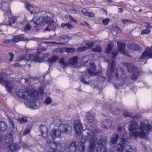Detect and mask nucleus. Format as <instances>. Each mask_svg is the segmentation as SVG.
Listing matches in <instances>:
<instances>
[{
	"label": "nucleus",
	"mask_w": 152,
	"mask_h": 152,
	"mask_svg": "<svg viewBox=\"0 0 152 152\" xmlns=\"http://www.w3.org/2000/svg\"><path fill=\"white\" fill-rule=\"evenodd\" d=\"M113 45L112 43H108L107 48V49L106 51V53H110L112 48L113 47Z\"/></svg>",
	"instance_id": "nucleus-38"
},
{
	"label": "nucleus",
	"mask_w": 152,
	"mask_h": 152,
	"mask_svg": "<svg viewBox=\"0 0 152 152\" xmlns=\"http://www.w3.org/2000/svg\"><path fill=\"white\" fill-rule=\"evenodd\" d=\"M26 8L30 12L31 14H32L33 13V11H34V8L31 5L29 4L28 3L26 2Z\"/></svg>",
	"instance_id": "nucleus-36"
},
{
	"label": "nucleus",
	"mask_w": 152,
	"mask_h": 152,
	"mask_svg": "<svg viewBox=\"0 0 152 152\" xmlns=\"http://www.w3.org/2000/svg\"><path fill=\"white\" fill-rule=\"evenodd\" d=\"M66 50L68 53H73L75 51V49L73 48H66Z\"/></svg>",
	"instance_id": "nucleus-47"
},
{
	"label": "nucleus",
	"mask_w": 152,
	"mask_h": 152,
	"mask_svg": "<svg viewBox=\"0 0 152 152\" xmlns=\"http://www.w3.org/2000/svg\"><path fill=\"white\" fill-rule=\"evenodd\" d=\"M110 21V19L108 18H106L102 20V23L105 25H107Z\"/></svg>",
	"instance_id": "nucleus-59"
},
{
	"label": "nucleus",
	"mask_w": 152,
	"mask_h": 152,
	"mask_svg": "<svg viewBox=\"0 0 152 152\" xmlns=\"http://www.w3.org/2000/svg\"><path fill=\"white\" fill-rule=\"evenodd\" d=\"M58 43H56L58 44L65 45L69 40V37L63 35L57 40Z\"/></svg>",
	"instance_id": "nucleus-14"
},
{
	"label": "nucleus",
	"mask_w": 152,
	"mask_h": 152,
	"mask_svg": "<svg viewBox=\"0 0 152 152\" xmlns=\"http://www.w3.org/2000/svg\"><path fill=\"white\" fill-rule=\"evenodd\" d=\"M129 130L132 133L133 136L136 137H142V122L139 126L136 122L133 121L131 122L129 127Z\"/></svg>",
	"instance_id": "nucleus-2"
},
{
	"label": "nucleus",
	"mask_w": 152,
	"mask_h": 152,
	"mask_svg": "<svg viewBox=\"0 0 152 152\" xmlns=\"http://www.w3.org/2000/svg\"><path fill=\"white\" fill-rule=\"evenodd\" d=\"M86 118L89 122H92L94 120V115H92L90 112L86 113Z\"/></svg>",
	"instance_id": "nucleus-28"
},
{
	"label": "nucleus",
	"mask_w": 152,
	"mask_h": 152,
	"mask_svg": "<svg viewBox=\"0 0 152 152\" xmlns=\"http://www.w3.org/2000/svg\"><path fill=\"white\" fill-rule=\"evenodd\" d=\"M32 57H33V59L35 62H41L42 61V58L39 57L38 55H32Z\"/></svg>",
	"instance_id": "nucleus-34"
},
{
	"label": "nucleus",
	"mask_w": 152,
	"mask_h": 152,
	"mask_svg": "<svg viewBox=\"0 0 152 152\" xmlns=\"http://www.w3.org/2000/svg\"><path fill=\"white\" fill-rule=\"evenodd\" d=\"M69 18L72 22L75 23L77 22L76 20L72 16L69 15Z\"/></svg>",
	"instance_id": "nucleus-61"
},
{
	"label": "nucleus",
	"mask_w": 152,
	"mask_h": 152,
	"mask_svg": "<svg viewBox=\"0 0 152 152\" xmlns=\"http://www.w3.org/2000/svg\"><path fill=\"white\" fill-rule=\"evenodd\" d=\"M61 133L58 129H52L50 132V135L53 139H54L56 137H60Z\"/></svg>",
	"instance_id": "nucleus-18"
},
{
	"label": "nucleus",
	"mask_w": 152,
	"mask_h": 152,
	"mask_svg": "<svg viewBox=\"0 0 152 152\" xmlns=\"http://www.w3.org/2000/svg\"><path fill=\"white\" fill-rule=\"evenodd\" d=\"M23 37L22 35H18L14 37L12 39V41L13 43H15L20 41H23Z\"/></svg>",
	"instance_id": "nucleus-27"
},
{
	"label": "nucleus",
	"mask_w": 152,
	"mask_h": 152,
	"mask_svg": "<svg viewBox=\"0 0 152 152\" xmlns=\"http://www.w3.org/2000/svg\"><path fill=\"white\" fill-rule=\"evenodd\" d=\"M119 135L117 133H115L112 135L110 138V142L111 143L114 144L116 143L118 139Z\"/></svg>",
	"instance_id": "nucleus-22"
},
{
	"label": "nucleus",
	"mask_w": 152,
	"mask_h": 152,
	"mask_svg": "<svg viewBox=\"0 0 152 152\" xmlns=\"http://www.w3.org/2000/svg\"><path fill=\"white\" fill-rule=\"evenodd\" d=\"M85 145L84 143V141H82V140H81V144L79 146V150L80 152H84L85 151Z\"/></svg>",
	"instance_id": "nucleus-37"
},
{
	"label": "nucleus",
	"mask_w": 152,
	"mask_h": 152,
	"mask_svg": "<svg viewBox=\"0 0 152 152\" xmlns=\"http://www.w3.org/2000/svg\"><path fill=\"white\" fill-rule=\"evenodd\" d=\"M17 121L20 124H24L28 121V119L26 117H22L17 119Z\"/></svg>",
	"instance_id": "nucleus-31"
},
{
	"label": "nucleus",
	"mask_w": 152,
	"mask_h": 152,
	"mask_svg": "<svg viewBox=\"0 0 152 152\" xmlns=\"http://www.w3.org/2000/svg\"><path fill=\"white\" fill-rule=\"evenodd\" d=\"M112 121L110 120L107 119L102 122L101 126L102 128L107 129L110 127L112 126Z\"/></svg>",
	"instance_id": "nucleus-17"
},
{
	"label": "nucleus",
	"mask_w": 152,
	"mask_h": 152,
	"mask_svg": "<svg viewBox=\"0 0 152 152\" xmlns=\"http://www.w3.org/2000/svg\"><path fill=\"white\" fill-rule=\"evenodd\" d=\"M152 58V49L149 48H147L146 50L143 52V60H145L144 63H146L147 60L149 58ZM144 61L143 60V61Z\"/></svg>",
	"instance_id": "nucleus-9"
},
{
	"label": "nucleus",
	"mask_w": 152,
	"mask_h": 152,
	"mask_svg": "<svg viewBox=\"0 0 152 152\" xmlns=\"http://www.w3.org/2000/svg\"><path fill=\"white\" fill-rule=\"evenodd\" d=\"M51 101V99L49 97L47 98L44 101L45 103L47 104H48L50 103Z\"/></svg>",
	"instance_id": "nucleus-56"
},
{
	"label": "nucleus",
	"mask_w": 152,
	"mask_h": 152,
	"mask_svg": "<svg viewBox=\"0 0 152 152\" xmlns=\"http://www.w3.org/2000/svg\"><path fill=\"white\" fill-rule=\"evenodd\" d=\"M30 130L28 129H27L24 131L22 133V135H25L26 134H28L30 132Z\"/></svg>",
	"instance_id": "nucleus-57"
},
{
	"label": "nucleus",
	"mask_w": 152,
	"mask_h": 152,
	"mask_svg": "<svg viewBox=\"0 0 152 152\" xmlns=\"http://www.w3.org/2000/svg\"><path fill=\"white\" fill-rule=\"evenodd\" d=\"M123 114L125 117H130L131 116V113L126 111H124Z\"/></svg>",
	"instance_id": "nucleus-55"
},
{
	"label": "nucleus",
	"mask_w": 152,
	"mask_h": 152,
	"mask_svg": "<svg viewBox=\"0 0 152 152\" xmlns=\"http://www.w3.org/2000/svg\"><path fill=\"white\" fill-rule=\"evenodd\" d=\"M31 27L29 23H28L27 25H26V26L24 28V31H28L31 28Z\"/></svg>",
	"instance_id": "nucleus-52"
},
{
	"label": "nucleus",
	"mask_w": 152,
	"mask_h": 152,
	"mask_svg": "<svg viewBox=\"0 0 152 152\" xmlns=\"http://www.w3.org/2000/svg\"><path fill=\"white\" fill-rule=\"evenodd\" d=\"M26 93L25 91L23 89H20L16 93L17 96L19 98L24 99L27 98V96L26 95Z\"/></svg>",
	"instance_id": "nucleus-20"
},
{
	"label": "nucleus",
	"mask_w": 152,
	"mask_h": 152,
	"mask_svg": "<svg viewBox=\"0 0 152 152\" xmlns=\"http://www.w3.org/2000/svg\"><path fill=\"white\" fill-rule=\"evenodd\" d=\"M115 61L114 60H113L112 61L111 64V69L110 71L111 72L114 70V68L115 66Z\"/></svg>",
	"instance_id": "nucleus-50"
},
{
	"label": "nucleus",
	"mask_w": 152,
	"mask_h": 152,
	"mask_svg": "<svg viewBox=\"0 0 152 152\" xmlns=\"http://www.w3.org/2000/svg\"><path fill=\"white\" fill-rule=\"evenodd\" d=\"M118 53L117 51L116 50H114L112 52V54L113 55V58H114L116 57L118 55Z\"/></svg>",
	"instance_id": "nucleus-62"
},
{
	"label": "nucleus",
	"mask_w": 152,
	"mask_h": 152,
	"mask_svg": "<svg viewBox=\"0 0 152 152\" xmlns=\"http://www.w3.org/2000/svg\"><path fill=\"white\" fill-rule=\"evenodd\" d=\"M120 112H121V111L120 110L118 109H116L114 110L113 111L112 113L113 114L117 115L119 114Z\"/></svg>",
	"instance_id": "nucleus-51"
},
{
	"label": "nucleus",
	"mask_w": 152,
	"mask_h": 152,
	"mask_svg": "<svg viewBox=\"0 0 152 152\" xmlns=\"http://www.w3.org/2000/svg\"><path fill=\"white\" fill-rule=\"evenodd\" d=\"M84 15L86 16H88L89 17H94L95 16L94 14L92 12H89L86 11V12H84Z\"/></svg>",
	"instance_id": "nucleus-43"
},
{
	"label": "nucleus",
	"mask_w": 152,
	"mask_h": 152,
	"mask_svg": "<svg viewBox=\"0 0 152 152\" xmlns=\"http://www.w3.org/2000/svg\"><path fill=\"white\" fill-rule=\"evenodd\" d=\"M118 131L119 133H121V138H122L123 136H124L125 138H128L127 137V134L125 131L124 124H122L121 125V124H120L118 126Z\"/></svg>",
	"instance_id": "nucleus-13"
},
{
	"label": "nucleus",
	"mask_w": 152,
	"mask_h": 152,
	"mask_svg": "<svg viewBox=\"0 0 152 152\" xmlns=\"http://www.w3.org/2000/svg\"><path fill=\"white\" fill-rule=\"evenodd\" d=\"M121 21L124 24H125L127 23H131L133 22L130 20L127 19H122Z\"/></svg>",
	"instance_id": "nucleus-54"
},
{
	"label": "nucleus",
	"mask_w": 152,
	"mask_h": 152,
	"mask_svg": "<svg viewBox=\"0 0 152 152\" xmlns=\"http://www.w3.org/2000/svg\"><path fill=\"white\" fill-rule=\"evenodd\" d=\"M10 57V59L8 61V62H10L13 60L14 56V54L11 52H10L8 54Z\"/></svg>",
	"instance_id": "nucleus-48"
},
{
	"label": "nucleus",
	"mask_w": 152,
	"mask_h": 152,
	"mask_svg": "<svg viewBox=\"0 0 152 152\" xmlns=\"http://www.w3.org/2000/svg\"><path fill=\"white\" fill-rule=\"evenodd\" d=\"M108 149L106 146H101L97 148L96 152H108Z\"/></svg>",
	"instance_id": "nucleus-29"
},
{
	"label": "nucleus",
	"mask_w": 152,
	"mask_h": 152,
	"mask_svg": "<svg viewBox=\"0 0 152 152\" xmlns=\"http://www.w3.org/2000/svg\"><path fill=\"white\" fill-rule=\"evenodd\" d=\"M46 21V19L42 17L39 18V19L37 20V24L39 25L43 24V23H45Z\"/></svg>",
	"instance_id": "nucleus-33"
},
{
	"label": "nucleus",
	"mask_w": 152,
	"mask_h": 152,
	"mask_svg": "<svg viewBox=\"0 0 152 152\" xmlns=\"http://www.w3.org/2000/svg\"><path fill=\"white\" fill-rule=\"evenodd\" d=\"M74 128L76 133L80 135L81 131L83 130V126L80 121L78 120H75L73 123Z\"/></svg>",
	"instance_id": "nucleus-7"
},
{
	"label": "nucleus",
	"mask_w": 152,
	"mask_h": 152,
	"mask_svg": "<svg viewBox=\"0 0 152 152\" xmlns=\"http://www.w3.org/2000/svg\"><path fill=\"white\" fill-rule=\"evenodd\" d=\"M78 57L77 56H74L70 58L68 60L69 64H71L73 67L76 66L78 64Z\"/></svg>",
	"instance_id": "nucleus-16"
},
{
	"label": "nucleus",
	"mask_w": 152,
	"mask_h": 152,
	"mask_svg": "<svg viewBox=\"0 0 152 152\" xmlns=\"http://www.w3.org/2000/svg\"><path fill=\"white\" fill-rule=\"evenodd\" d=\"M96 68L94 63L91 64V66L89 69H88L87 71L89 74L91 75H94V71H95Z\"/></svg>",
	"instance_id": "nucleus-26"
},
{
	"label": "nucleus",
	"mask_w": 152,
	"mask_h": 152,
	"mask_svg": "<svg viewBox=\"0 0 152 152\" xmlns=\"http://www.w3.org/2000/svg\"><path fill=\"white\" fill-rule=\"evenodd\" d=\"M111 75L115 76V78L119 80L124 78L125 76V72L121 67H118L111 72Z\"/></svg>",
	"instance_id": "nucleus-3"
},
{
	"label": "nucleus",
	"mask_w": 152,
	"mask_h": 152,
	"mask_svg": "<svg viewBox=\"0 0 152 152\" xmlns=\"http://www.w3.org/2000/svg\"><path fill=\"white\" fill-rule=\"evenodd\" d=\"M8 129L7 125L3 121H0V132H4Z\"/></svg>",
	"instance_id": "nucleus-23"
},
{
	"label": "nucleus",
	"mask_w": 152,
	"mask_h": 152,
	"mask_svg": "<svg viewBox=\"0 0 152 152\" xmlns=\"http://www.w3.org/2000/svg\"><path fill=\"white\" fill-rule=\"evenodd\" d=\"M37 133L39 136H42L44 138H46L48 135L47 127L45 125H40L38 128Z\"/></svg>",
	"instance_id": "nucleus-5"
},
{
	"label": "nucleus",
	"mask_w": 152,
	"mask_h": 152,
	"mask_svg": "<svg viewBox=\"0 0 152 152\" xmlns=\"http://www.w3.org/2000/svg\"><path fill=\"white\" fill-rule=\"evenodd\" d=\"M88 59L86 56H83L82 58V61L84 63H88Z\"/></svg>",
	"instance_id": "nucleus-60"
},
{
	"label": "nucleus",
	"mask_w": 152,
	"mask_h": 152,
	"mask_svg": "<svg viewBox=\"0 0 152 152\" xmlns=\"http://www.w3.org/2000/svg\"><path fill=\"white\" fill-rule=\"evenodd\" d=\"M123 65L127 68L129 72H132L135 71L137 69L136 66L130 63H124Z\"/></svg>",
	"instance_id": "nucleus-12"
},
{
	"label": "nucleus",
	"mask_w": 152,
	"mask_h": 152,
	"mask_svg": "<svg viewBox=\"0 0 152 152\" xmlns=\"http://www.w3.org/2000/svg\"><path fill=\"white\" fill-rule=\"evenodd\" d=\"M59 62L62 65L63 68H65L66 66H68L69 64L65 61V60L64 58H61L59 59Z\"/></svg>",
	"instance_id": "nucleus-30"
},
{
	"label": "nucleus",
	"mask_w": 152,
	"mask_h": 152,
	"mask_svg": "<svg viewBox=\"0 0 152 152\" xmlns=\"http://www.w3.org/2000/svg\"><path fill=\"white\" fill-rule=\"evenodd\" d=\"M121 144H119L118 145L117 147L118 150L120 151H122L124 149L126 150V146L129 145L130 143V140L128 138H125L124 136L121 138L120 139Z\"/></svg>",
	"instance_id": "nucleus-4"
},
{
	"label": "nucleus",
	"mask_w": 152,
	"mask_h": 152,
	"mask_svg": "<svg viewBox=\"0 0 152 152\" xmlns=\"http://www.w3.org/2000/svg\"><path fill=\"white\" fill-rule=\"evenodd\" d=\"M13 140V137L11 133L7 134H6L4 139V142L6 144L11 143Z\"/></svg>",
	"instance_id": "nucleus-21"
},
{
	"label": "nucleus",
	"mask_w": 152,
	"mask_h": 152,
	"mask_svg": "<svg viewBox=\"0 0 152 152\" xmlns=\"http://www.w3.org/2000/svg\"><path fill=\"white\" fill-rule=\"evenodd\" d=\"M8 152H15L20 149L19 145L16 143H12L8 145L7 148Z\"/></svg>",
	"instance_id": "nucleus-10"
},
{
	"label": "nucleus",
	"mask_w": 152,
	"mask_h": 152,
	"mask_svg": "<svg viewBox=\"0 0 152 152\" xmlns=\"http://www.w3.org/2000/svg\"><path fill=\"white\" fill-rule=\"evenodd\" d=\"M8 120L9 122L12 125V128L13 129L12 130H11V133L12 134H15L16 132H17V129L15 127L13 121L10 118H9Z\"/></svg>",
	"instance_id": "nucleus-32"
},
{
	"label": "nucleus",
	"mask_w": 152,
	"mask_h": 152,
	"mask_svg": "<svg viewBox=\"0 0 152 152\" xmlns=\"http://www.w3.org/2000/svg\"><path fill=\"white\" fill-rule=\"evenodd\" d=\"M24 61V55H22L17 58V61L18 62L21 61L22 60Z\"/></svg>",
	"instance_id": "nucleus-58"
},
{
	"label": "nucleus",
	"mask_w": 152,
	"mask_h": 152,
	"mask_svg": "<svg viewBox=\"0 0 152 152\" xmlns=\"http://www.w3.org/2000/svg\"><path fill=\"white\" fill-rule=\"evenodd\" d=\"M88 48L86 46H83L81 47H80L77 48V52H82L88 49Z\"/></svg>",
	"instance_id": "nucleus-42"
},
{
	"label": "nucleus",
	"mask_w": 152,
	"mask_h": 152,
	"mask_svg": "<svg viewBox=\"0 0 152 152\" xmlns=\"http://www.w3.org/2000/svg\"><path fill=\"white\" fill-rule=\"evenodd\" d=\"M26 91L27 94L31 97L36 96L38 95L37 92L31 86H30L27 87Z\"/></svg>",
	"instance_id": "nucleus-11"
},
{
	"label": "nucleus",
	"mask_w": 152,
	"mask_h": 152,
	"mask_svg": "<svg viewBox=\"0 0 152 152\" xmlns=\"http://www.w3.org/2000/svg\"><path fill=\"white\" fill-rule=\"evenodd\" d=\"M79 143L77 141H72L69 144L67 149L69 152H76V147L78 145Z\"/></svg>",
	"instance_id": "nucleus-8"
},
{
	"label": "nucleus",
	"mask_w": 152,
	"mask_h": 152,
	"mask_svg": "<svg viewBox=\"0 0 152 152\" xmlns=\"http://www.w3.org/2000/svg\"><path fill=\"white\" fill-rule=\"evenodd\" d=\"M31 55V54H27L24 56V61L27 62V61L30 60Z\"/></svg>",
	"instance_id": "nucleus-45"
},
{
	"label": "nucleus",
	"mask_w": 152,
	"mask_h": 152,
	"mask_svg": "<svg viewBox=\"0 0 152 152\" xmlns=\"http://www.w3.org/2000/svg\"><path fill=\"white\" fill-rule=\"evenodd\" d=\"M151 32L150 29L149 28H147L143 30V34H148Z\"/></svg>",
	"instance_id": "nucleus-53"
},
{
	"label": "nucleus",
	"mask_w": 152,
	"mask_h": 152,
	"mask_svg": "<svg viewBox=\"0 0 152 152\" xmlns=\"http://www.w3.org/2000/svg\"><path fill=\"white\" fill-rule=\"evenodd\" d=\"M84 133L86 134V137L88 139L89 145L87 148V151L89 152H93L96 149V143L97 137L93 132L90 129H87L84 130Z\"/></svg>",
	"instance_id": "nucleus-1"
},
{
	"label": "nucleus",
	"mask_w": 152,
	"mask_h": 152,
	"mask_svg": "<svg viewBox=\"0 0 152 152\" xmlns=\"http://www.w3.org/2000/svg\"><path fill=\"white\" fill-rule=\"evenodd\" d=\"M66 27L67 28L71 29L73 27L69 23H62L61 25V27L62 28H64V27Z\"/></svg>",
	"instance_id": "nucleus-35"
},
{
	"label": "nucleus",
	"mask_w": 152,
	"mask_h": 152,
	"mask_svg": "<svg viewBox=\"0 0 152 152\" xmlns=\"http://www.w3.org/2000/svg\"><path fill=\"white\" fill-rule=\"evenodd\" d=\"M127 47L129 49L133 50H140L139 45L135 44H129L128 45Z\"/></svg>",
	"instance_id": "nucleus-24"
},
{
	"label": "nucleus",
	"mask_w": 152,
	"mask_h": 152,
	"mask_svg": "<svg viewBox=\"0 0 152 152\" xmlns=\"http://www.w3.org/2000/svg\"><path fill=\"white\" fill-rule=\"evenodd\" d=\"M58 129L61 133L66 134H70L72 130V127L66 124H60L58 126Z\"/></svg>",
	"instance_id": "nucleus-6"
},
{
	"label": "nucleus",
	"mask_w": 152,
	"mask_h": 152,
	"mask_svg": "<svg viewBox=\"0 0 152 152\" xmlns=\"http://www.w3.org/2000/svg\"><path fill=\"white\" fill-rule=\"evenodd\" d=\"M92 51L94 52H99L101 51V47L99 45H97L96 47L92 49Z\"/></svg>",
	"instance_id": "nucleus-44"
},
{
	"label": "nucleus",
	"mask_w": 152,
	"mask_h": 152,
	"mask_svg": "<svg viewBox=\"0 0 152 152\" xmlns=\"http://www.w3.org/2000/svg\"><path fill=\"white\" fill-rule=\"evenodd\" d=\"M126 46V45L125 43L122 42H118L117 45L118 51L123 54H125V49Z\"/></svg>",
	"instance_id": "nucleus-15"
},
{
	"label": "nucleus",
	"mask_w": 152,
	"mask_h": 152,
	"mask_svg": "<svg viewBox=\"0 0 152 152\" xmlns=\"http://www.w3.org/2000/svg\"><path fill=\"white\" fill-rule=\"evenodd\" d=\"M95 44V43L93 41H91L90 42H86L85 44L86 45H87L89 48L93 47Z\"/></svg>",
	"instance_id": "nucleus-46"
},
{
	"label": "nucleus",
	"mask_w": 152,
	"mask_h": 152,
	"mask_svg": "<svg viewBox=\"0 0 152 152\" xmlns=\"http://www.w3.org/2000/svg\"><path fill=\"white\" fill-rule=\"evenodd\" d=\"M58 57L56 56H53L49 58L48 60V61L50 63L54 62L58 59Z\"/></svg>",
	"instance_id": "nucleus-39"
},
{
	"label": "nucleus",
	"mask_w": 152,
	"mask_h": 152,
	"mask_svg": "<svg viewBox=\"0 0 152 152\" xmlns=\"http://www.w3.org/2000/svg\"><path fill=\"white\" fill-rule=\"evenodd\" d=\"M54 24V22L52 20H50L48 26L45 29V31H49L51 29H50V27L51 26H53Z\"/></svg>",
	"instance_id": "nucleus-40"
},
{
	"label": "nucleus",
	"mask_w": 152,
	"mask_h": 152,
	"mask_svg": "<svg viewBox=\"0 0 152 152\" xmlns=\"http://www.w3.org/2000/svg\"><path fill=\"white\" fill-rule=\"evenodd\" d=\"M107 142V138L106 137H102L101 138L98 142V144L101 145V146H106L107 147L106 143Z\"/></svg>",
	"instance_id": "nucleus-25"
},
{
	"label": "nucleus",
	"mask_w": 152,
	"mask_h": 152,
	"mask_svg": "<svg viewBox=\"0 0 152 152\" xmlns=\"http://www.w3.org/2000/svg\"><path fill=\"white\" fill-rule=\"evenodd\" d=\"M16 21V19L15 17H11L9 20V22L8 23V25L11 26V23H14Z\"/></svg>",
	"instance_id": "nucleus-49"
},
{
	"label": "nucleus",
	"mask_w": 152,
	"mask_h": 152,
	"mask_svg": "<svg viewBox=\"0 0 152 152\" xmlns=\"http://www.w3.org/2000/svg\"><path fill=\"white\" fill-rule=\"evenodd\" d=\"M5 85L6 90L8 92H10L14 87V83L10 81H6L5 83Z\"/></svg>",
	"instance_id": "nucleus-19"
},
{
	"label": "nucleus",
	"mask_w": 152,
	"mask_h": 152,
	"mask_svg": "<svg viewBox=\"0 0 152 152\" xmlns=\"http://www.w3.org/2000/svg\"><path fill=\"white\" fill-rule=\"evenodd\" d=\"M30 25L31 27H35L37 26L38 25L37 24V21H35L33 20H31L29 22Z\"/></svg>",
	"instance_id": "nucleus-41"
},
{
	"label": "nucleus",
	"mask_w": 152,
	"mask_h": 152,
	"mask_svg": "<svg viewBox=\"0 0 152 152\" xmlns=\"http://www.w3.org/2000/svg\"><path fill=\"white\" fill-rule=\"evenodd\" d=\"M123 85H124L123 84H120L118 83V84L116 83H113L114 86L116 88H118L120 87L121 86H123Z\"/></svg>",
	"instance_id": "nucleus-63"
},
{
	"label": "nucleus",
	"mask_w": 152,
	"mask_h": 152,
	"mask_svg": "<svg viewBox=\"0 0 152 152\" xmlns=\"http://www.w3.org/2000/svg\"><path fill=\"white\" fill-rule=\"evenodd\" d=\"M130 77L133 80H136L137 78V76L134 73L131 74Z\"/></svg>",
	"instance_id": "nucleus-64"
}]
</instances>
